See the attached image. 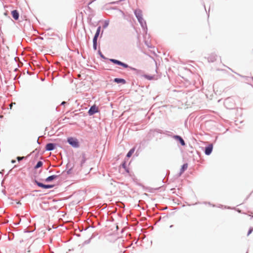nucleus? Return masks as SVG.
Returning <instances> with one entry per match:
<instances>
[{
    "mask_svg": "<svg viewBox=\"0 0 253 253\" xmlns=\"http://www.w3.org/2000/svg\"><path fill=\"white\" fill-rule=\"evenodd\" d=\"M98 53L100 56V57L103 59L105 60H108L109 61H110L111 63L117 65L119 66H121L123 67L125 69H128L130 70L133 71L135 72V74L136 75H141V74L143 73V71L141 70L137 69L135 68L132 67L131 66H129L127 64L122 62L118 59H113V58H108L106 57L101 52L100 50H99L98 51Z\"/></svg>",
    "mask_w": 253,
    "mask_h": 253,
    "instance_id": "f257e3e1",
    "label": "nucleus"
},
{
    "mask_svg": "<svg viewBox=\"0 0 253 253\" xmlns=\"http://www.w3.org/2000/svg\"><path fill=\"white\" fill-rule=\"evenodd\" d=\"M134 14L139 23L141 28L146 33L147 32V27L145 20L143 18L142 11L140 9H135Z\"/></svg>",
    "mask_w": 253,
    "mask_h": 253,
    "instance_id": "f03ea898",
    "label": "nucleus"
},
{
    "mask_svg": "<svg viewBox=\"0 0 253 253\" xmlns=\"http://www.w3.org/2000/svg\"><path fill=\"white\" fill-rule=\"evenodd\" d=\"M67 142L72 147L77 148L80 147V143L77 138L74 137H69L67 138Z\"/></svg>",
    "mask_w": 253,
    "mask_h": 253,
    "instance_id": "7ed1b4c3",
    "label": "nucleus"
},
{
    "mask_svg": "<svg viewBox=\"0 0 253 253\" xmlns=\"http://www.w3.org/2000/svg\"><path fill=\"white\" fill-rule=\"evenodd\" d=\"M34 184H36L39 187L42 188L44 189H51L54 187V184H45L38 181L36 179L33 180Z\"/></svg>",
    "mask_w": 253,
    "mask_h": 253,
    "instance_id": "20e7f679",
    "label": "nucleus"
},
{
    "mask_svg": "<svg viewBox=\"0 0 253 253\" xmlns=\"http://www.w3.org/2000/svg\"><path fill=\"white\" fill-rule=\"evenodd\" d=\"M58 144L55 143H48L45 146V150L47 151H51L55 150Z\"/></svg>",
    "mask_w": 253,
    "mask_h": 253,
    "instance_id": "39448f33",
    "label": "nucleus"
},
{
    "mask_svg": "<svg viewBox=\"0 0 253 253\" xmlns=\"http://www.w3.org/2000/svg\"><path fill=\"white\" fill-rule=\"evenodd\" d=\"M99 109L96 105L91 106L88 111V114L89 116H92L95 114L99 112Z\"/></svg>",
    "mask_w": 253,
    "mask_h": 253,
    "instance_id": "423d86ee",
    "label": "nucleus"
},
{
    "mask_svg": "<svg viewBox=\"0 0 253 253\" xmlns=\"http://www.w3.org/2000/svg\"><path fill=\"white\" fill-rule=\"evenodd\" d=\"M212 150L213 144L210 143L205 147L204 153L206 155L209 156L211 154Z\"/></svg>",
    "mask_w": 253,
    "mask_h": 253,
    "instance_id": "0eeeda50",
    "label": "nucleus"
},
{
    "mask_svg": "<svg viewBox=\"0 0 253 253\" xmlns=\"http://www.w3.org/2000/svg\"><path fill=\"white\" fill-rule=\"evenodd\" d=\"M173 138L177 141L181 146H184L186 145L184 139L181 136L178 135H174L173 136Z\"/></svg>",
    "mask_w": 253,
    "mask_h": 253,
    "instance_id": "6e6552de",
    "label": "nucleus"
},
{
    "mask_svg": "<svg viewBox=\"0 0 253 253\" xmlns=\"http://www.w3.org/2000/svg\"><path fill=\"white\" fill-rule=\"evenodd\" d=\"M11 14L12 15V18L15 20H17L19 19V13L17 10L14 9L11 11Z\"/></svg>",
    "mask_w": 253,
    "mask_h": 253,
    "instance_id": "1a4fd4ad",
    "label": "nucleus"
},
{
    "mask_svg": "<svg viewBox=\"0 0 253 253\" xmlns=\"http://www.w3.org/2000/svg\"><path fill=\"white\" fill-rule=\"evenodd\" d=\"M113 82L116 84H125L126 83V80L120 78H116L114 79Z\"/></svg>",
    "mask_w": 253,
    "mask_h": 253,
    "instance_id": "9d476101",
    "label": "nucleus"
},
{
    "mask_svg": "<svg viewBox=\"0 0 253 253\" xmlns=\"http://www.w3.org/2000/svg\"><path fill=\"white\" fill-rule=\"evenodd\" d=\"M87 160V158L86 157V154L85 153H83L82 154V160L80 163V170L81 169L82 167L83 166L84 164L85 163V162Z\"/></svg>",
    "mask_w": 253,
    "mask_h": 253,
    "instance_id": "9b49d317",
    "label": "nucleus"
},
{
    "mask_svg": "<svg viewBox=\"0 0 253 253\" xmlns=\"http://www.w3.org/2000/svg\"><path fill=\"white\" fill-rule=\"evenodd\" d=\"M217 57V56L216 54L211 53L208 57V60L209 62H213L216 60Z\"/></svg>",
    "mask_w": 253,
    "mask_h": 253,
    "instance_id": "f8f14e48",
    "label": "nucleus"
},
{
    "mask_svg": "<svg viewBox=\"0 0 253 253\" xmlns=\"http://www.w3.org/2000/svg\"><path fill=\"white\" fill-rule=\"evenodd\" d=\"M59 176V175H51L46 177L44 181L46 182H50L52 181L53 180L56 179Z\"/></svg>",
    "mask_w": 253,
    "mask_h": 253,
    "instance_id": "ddd939ff",
    "label": "nucleus"
},
{
    "mask_svg": "<svg viewBox=\"0 0 253 253\" xmlns=\"http://www.w3.org/2000/svg\"><path fill=\"white\" fill-rule=\"evenodd\" d=\"M237 75H238V76L242 77V78H244L245 79V81L247 83L249 84H251V81H253V77H252V78H250L249 77H247V76H243V75H241L238 73H235Z\"/></svg>",
    "mask_w": 253,
    "mask_h": 253,
    "instance_id": "4468645a",
    "label": "nucleus"
},
{
    "mask_svg": "<svg viewBox=\"0 0 253 253\" xmlns=\"http://www.w3.org/2000/svg\"><path fill=\"white\" fill-rule=\"evenodd\" d=\"M188 164L185 163L181 166V169L179 171V175L182 174L187 169Z\"/></svg>",
    "mask_w": 253,
    "mask_h": 253,
    "instance_id": "2eb2a0df",
    "label": "nucleus"
},
{
    "mask_svg": "<svg viewBox=\"0 0 253 253\" xmlns=\"http://www.w3.org/2000/svg\"><path fill=\"white\" fill-rule=\"evenodd\" d=\"M135 147H132V148H131L129 151L127 152L126 155V158H130L132 154L134 153V152L135 151Z\"/></svg>",
    "mask_w": 253,
    "mask_h": 253,
    "instance_id": "dca6fc26",
    "label": "nucleus"
},
{
    "mask_svg": "<svg viewBox=\"0 0 253 253\" xmlns=\"http://www.w3.org/2000/svg\"><path fill=\"white\" fill-rule=\"evenodd\" d=\"M121 165H122V167H123V168H124L125 169V171L127 173H129V169L128 168H127V167H126V161H124L122 163Z\"/></svg>",
    "mask_w": 253,
    "mask_h": 253,
    "instance_id": "f3484780",
    "label": "nucleus"
},
{
    "mask_svg": "<svg viewBox=\"0 0 253 253\" xmlns=\"http://www.w3.org/2000/svg\"><path fill=\"white\" fill-rule=\"evenodd\" d=\"M43 165V162L41 161H39L36 165L34 166V169H37L41 167H42Z\"/></svg>",
    "mask_w": 253,
    "mask_h": 253,
    "instance_id": "a211bd4d",
    "label": "nucleus"
},
{
    "mask_svg": "<svg viewBox=\"0 0 253 253\" xmlns=\"http://www.w3.org/2000/svg\"><path fill=\"white\" fill-rule=\"evenodd\" d=\"M145 79L149 80V81H151L152 80H153V79L154 78V76H153V75H147V74H145L144 75L142 76Z\"/></svg>",
    "mask_w": 253,
    "mask_h": 253,
    "instance_id": "6ab92c4d",
    "label": "nucleus"
},
{
    "mask_svg": "<svg viewBox=\"0 0 253 253\" xmlns=\"http://www.w3.org/2000/svg\"><path fill=\"white\" fill-rule=\"evenodd\" d=\"M163 134L168 135V136H170L172 138H173V136L175 135L173 134L172 132L167 130L164 131Z\"/></svg>",
    "mask_w": 253,
    "mask_h": 253,
    "instance_id": "aec40b11",
    "label": "nucleus"
},
{
    "mask_svg": "<svg viewBox=\"0 0 253 253\" xmlns=\"http://www.w3.org/2000/svg\"><path fill=\"white\" fill-rule=\"evenodd\" d=\"M101 29V27L100 26H98L97 28L96 33L94 36H96V37H98L100 35Z\"/></svg>",
    "mask_w": 253,
    "mask_h": 253,
    "instance_id": "412c9836",
    "label": "nucleus"
},
{
    "mask_svg": "<svg viewBox=\"0 0 253 253\" xmlns=\"http://www.w3.org/2000/svg\"><path fill=\"white\" fill-rule=\"evenodd\" d=\"M109 24V21L108 20H105L104 22V24L103 25V29H106Z\"/></svg>",
    "mask_w": 253,
    "mask_h": 253,
    "instance_id": "4be33fe9",
    "label": "nucleus"
},
{
    "mask_svg": "<svg viewBox=\"0 0 253 253\" xmlns=\"http://www.w3.org/2000/svg\"><path fill=\"white\" fill-rule=\"evenodd\" d=\"M25 159H26V157H24V156H22V157L17 156L16 157V159H17V160L18 161V162H20L22 160H24Z\"/></svg>",
    "mask_w": 253,
    "mask_h": 253,
    "instance_id": "5701e85b",
    "label": "nucleus"
},
{
    "mask_svg": "<svg viewBox=\"0 0 253 253\" xmlns=\"http://www.w3.org/2000/svg\"><path fill=\"white\" fill-rule=\"evenodd\" d=\"M154 132H156L159 133L163 134L164 131L162 129L156 128L154 130Z\"/></svg>",
    "mask_w": 253,
    "mask_h": 253,
    "instance_id": "b1692460",
    "label": "nucleus"
},
{
    "mask_svg": "<svg viewBox=\"0 0 253 253\" xmlns=\"http://www.w3.org/2000/svg\"><path fill=\"white\" fill-rule=\"evenodd\" d=\"M91 239L89 238L88 240L84 241L83 243V245L88 244L90 243Z\"/></svg>",
    "mask_w": 253,
    "mask_h": 253,
    "instance_id": "393cba45",
    "label": "nucleus"
},
{
    "mask_svg": "<svg viewBox=\"0 0 253 253\" xmlns=\"http://www.w3.org/2000/svg\"><path fill=\"white\" fill-rule=\"evenodd\" d=\"M253 231V227H250L249 229V230H248V232L247 233V236H249L252 233Z\"/></svg>",
    "mask_w": 253,
    "mask_h": 253,
    "instance_id": "a878e982",
    "label": "nucleus"
},
{
    "mask_svg": "<svg viewBox=\"0 0 253 253\" xmlns=\"http://www.w3.org/2000/svg\"><path fill=\"white\" fill-rule=\"evenodd\" d=\"M98 37H96V36H94L93 39H92V42L93 43H97V39Z\"/></svg>",
    "mask_w": 253,
    "mask_h": 253,
    "instance_id": "bb28decb",
    "label": "nucleus"
},
{
    "mask_svg": "<svg viewBox=\"0 0 253 253\" xmlns=\"http://www.w3.org/2000/svg\"><path fill=\"white\" fill-rule=\"evenodd\" d=\"M97 47V43H93V49L94 50H96Z\"/></svg>",
    "mask_w": 253,
    "mask_h": 253,
    "instance_id": "cd10ccee",
    "label": "nucleus"
},
{
    "mask_svg": "<svg viewBox=\"0 0 253 253\" xmlns=\"http://www.w3.org/2000/svg\"><path fill=\"white\" fill-rule=\"evenodd\" d=\"M73 169V167H71V168L67 171V173L68 174L71 173V171H72V170Z\"/></svg>",
    "mask_w": 253,
    "mask_h": 253,
    "instance_id": "c85d7f7f",
    "label": "nucleus"
},
{
    "mask_svg": "<svg viewBox=\"0 0 253 253\" xmlns=\"http://www.w3.org/2000/svg\"><path fill=\"white\" fill-rule=\"evenodd\" d=\"M97 235V234L96 233H93L92 235L91 236V237H90V238L92 240L93 238H94Z\"/></svg>",
    "mask_w": 253,
    "mask_h": 253,
    "instance_id": "c756f323",
    "label": "nucleus"
},
{
    "mask_svg": "<svg viewBox=\"0 0 253 253\" xmlns=\"http://www.w3.org/2000/svg\"><path fill=\"white\" fill-rule=\"evenodd\" d=\"M67 103L65 101H62L61 103V105H65V104H66Z\"/></svg>",
    "mask_w": 253,
    "mask_h": 253,
    "instance_id": "7c9ffc66",
    "label": "nucleus"
},
{
    "mask_svg": "<svg viewBox=\"0 0 253 253\" xmlns=\"http://www.w3.org/2000/svg\"><path fill=\"white\" fill-rule=\"evenodd\" d=\"M11 163L12 164H15L16 163V160L13 159L11 161Z\"/></svg>",
    "mask_w": 253,
    "mask_h": 253,
    "instance_id": "2f4dec72",
    "label": "nucleus"
},
{
    "mask_svg": "<svg viewBox=\"0 0 253 253\" xmlns=\"http://www.w3.org/2000/svg\"><path fill=\"white\" fill-rule=\"evenodd\" d=\"M224 208L225 209H232L231 207H227V206H224Z\"/></svg>",
    "mask_w": 253,
    "mask_h": 253,
    "instance_id": "473e14b6",
    "label": "nucleus"
},
{
    "mask_svg": "<svg viewBox=\"0 0 253 253\" xmlns=\"http://www.w3.org/2000/svg\"><path fill=\"white\" fill-rule=\"evenodd\" d=\"M209 204L210 205L212 206V207H214L215 206L214 205L211 204L210 202L209 203Z\"/></svg>",
    "mask_w": 253,
    "mask_h": 253,
    "instance_id": "72a5a7b5",
    "label": "nucleus"
},
{
    "mask_svg": "<svg viewBox=\"0 0 253 253\" xmlns=\"http://www.w3.org/2000/svg\"><path fill=\"white\" fill-rule=\"evenodd\" d=\"M37 143H38V144H41V142L39 141V138L38 139V140H37Z\"/></svg>",
    "mask_w": 253,
    "mask_h": 253,
    "instance_id": "f704fd0d",
    "label": "nucleus"
},
{
    "mask_svg": "<svg viewBox=\"0 0 253 253\" xmlns=\"http://www.w3.org/2000/svg\"><path fill=\"white\" fill-rule=\"evenodd\" d=\"M70 165H70L69 163H68V164H67V165H66V167L67 168V167H68L69 166H70Z\"/></svg>",
    "mask_w": 253,
    "mask_h": 253,
    "instance_id": "c9c22d12",
    "label": "nucleus"
},
{
    "mask_svg": "<svg viewBox=\"0 0 253 253\" xmlns=\"http://www.w3.org/2000/svg\"><path fill=\"white\" fill-rule=\"evenodd\" d=\"M56 173L59 174V176L60 175V171H57Z\"/></svg>",
    "mask_w": 253,
    "mask_h": 253,
    "instance_id": "e433bc0d",
    "label": "nucleus"
},
{
    "mask_svg": "<svg viewBox=\"0 0 253 253\" xmlns=\"http://www.w3.org/2000/svg\"><path fill=\"white\" fill-rule=\"evenodd\" d=\"M40 190H34V192H40Z\"/></svg>",
    "mask_w": 253,
    "mask_h": 253,
    "instance_id": "4c0bfd02",
    "label": "nucleus"
},
{
    "mask_svg": "<svg viewBox=\"0 0 253 253\" xmlns=\"http://www.w3.org/2000/svg\"><path fill=\"white\" fill-rule=\"evenodd\" d=\"M223 207V205H220L219 206H218L219 208H221Z\"/></svg>",
    "mask_w": 253,
    "mask_h": 253,
    "instance_id": "58836bf2",
    "label": "nucleus"
},
{
    "mask_svg": "<svg viewBox=\"0 0 253 253\" xmlns=\"http://www.w3.org/2000/svg\"><path fill=\"white\" fill-rule=\"evenodd\" d=\"M47 35H50V36H52V34H50V33H47Z\"/></svg>",
    "mask_w": 253,
    "mask_h": 253,
    "instance_id": "ea45409f",
    "label": "nucleus"
},
{
    "mask_svg": "<svg viewBox=\"0 0 253 253\" xmlns=\"http://www.w3.org/2000/svg\"><path fill=\"white\" fill-rule=\"evenodd\" d=\"M47 35H50V36H52V34H50V33H47Z\"/></svg>",
    "mask_w": 253,
    "mask_h": 253,
    "instance_id": "a19ab883",
    "label": "nucleus"
},
{
    "mask_svg": "<svg viewBox=\"0 0 253 253\" xmlns=\"http://www.w3.org/2000/svg\"><path fill=\"white\" fill-rule=\"evenodd\" d=\"M11 171V169H10V170L8 171V173L7 174V175H8V174L10 173V172Z\"/></svg>",
    "mask_w": 253,
    "mask_h": 253,
    "instance_id": "79ce46f5",
    "label": "nucleus"
},
{
    "mask_svg": "<svg viewBox=\"0 0 253 253\" xmlns=\"http://www.w3.org/2000/svg\"><path fill=\"white\" fill-rule=\"evenodd\" d=\"M173 225H171L169 226V227H170V228H172V227H173Z\"/></svg>",
    "mask_w": 253,
    "mask_h": 253,
    "instance_id": "37998d69",
    "label": "nucleus"
},
{
    "mask_svg": "<svg viewBox=\"0 0 253 253\" xmlns=\"http://www.w3.org/2000/svg\"><path fill=\"white\" fill-rule=\"evenodd\" d=\"M103 31L102 32V33H101V37H102V36L103 35Z\"/></svg>",
    "mask_w": 253,
    "mask_h": 253,
    "instance_id": "c03bdc74",
    "label": "nucleus"
},
{
    "mask_svg": "<svg viewBox=\"0 0 253 253\" xmlns=\"http://www.w3.org/2000/svg\"><path fill=\"white\" fill-rule=\"evenodd\" d=\"M120 1H125V0H119Z\"/></svg>",
    "mask_w": 253,
    "mask_h": 253,
    "instance_id": "a18cd8bd",
    "label": "nucleus"
},
{
    "mask_svg": "<svg viewBox=\"0 0 253 253\" xmlns=\"http://www.w3.org/2000/svg\"><path fill=\"white\" fill-rule=\"evenodd\" d=\"M215 85H216V84H213V87H215Z\"/></svg>",
    "mask_w": 253,
    "mask_h": 253,
    "instance_id": "49530a36",
    "label": "nucleus"
},
{
    "mask_svg": "<svg viewBox=\"0 0 253 253\" xmlns=\"http://www.w3.org/2000/svg\"><path fill=\"white\" fill-rule=\"evenodd\" d=\"M50 29H51L50 28H49V29H47V31H49V30H50Z\"/></svg>",
    "mask_w": 253,
    "mask_h": 253,
    "instance_id": "de8ad7c7",
    "label": "nucleus"
},
{
    "mask_svg": "<svg viewBox=\"0 0 253 253\" xmlns=\"http://www.w3.org/2000/svg\"><path fill=\"white\" fill-rule=\"evenodd\" d=\"M147 46H148V47H149V48L151 47V46H150L149 45H147Z\"/></svg>",
    "mask_w": 253,
    "mask_h": 253,
    "instance_id": "09e8293b",
    "label": "nucleus"
},
{
    "mask_svg": "<svg viewBox=\"0 0 253 253\" xmlns=\"http://www.w3.org/2000/svg\"><path fill=\"white\" fill-rule=\"evenodd\" d=\"M145 44H146L147 45H148V43H147V42H145Z\"/></svg>",
    "mask_w": 253,
    "mask_h": 253,
    "instance_id": "8fccbe9b",
    "label": "nucleus"
},
{
    "mask_svg": "<svg viewBox=\"0 0 253 253\" xmlns=\"http://www.w3.org/2000/svg\"><path fill=\"white\" fill-rule=\"evenodd\" d=\"M230 70H231L232 72H233V70H231V69L230 68Z\"/></svg>",
    "mask_w": 253,
    "mask_h": 253,
    "instance_id": "3c124183",
    "label": "nucleus"
},
{
    "mask_svg": "<svg viewBox=\"0 0 253 253\" xmlns=\"http://www.w3.org/2000/svg\"><path fill=\"white\" fill-rule=\"evenodd\" d=\"M230 70H231L232 72H233V70H231V69L230 68Z\"/></svg>",
    "mask_w": 253,
    "mask_h": 253,
    "instance_id": "603ef678",
    "label": "nucleus"
},
{
    "mask_svg": "<svg viewBox=\"0 0 253 253\" xmlns=\"http://www.w3.org/2000/svg\"><path fill=\"white\" fill-rule=\"evenodd\" d=\"M230 70H231L232 72H233V70H231V69L230 68Z\"/></svg>",
    "mask_w": 253,
    "mask_h": 253,
    "instance_id": "864d4df0",
    "label": "nucleus"
},
{
    "mask_svg": "<svg viewBox=\"0 0 253 253\" xmlns=\"http://www.w3.org/2000/svg\"><path fill=\"white\" fill-rule=\"evenodd\" d=\"M228 101V99L225 100V102H226Z\"/></svg>",
    "mask_w": 253,
    "mask_h": 253,
    "instance_id": "5fc2aeb1",
    "label": "nucleus"
},
{
    "mask_svg": "<svg viewBox=\"0 0 253 253\" xmlns=\"http://www.w3.org/2000/svg\"><path fill=\"white\" fill-rule=\"evenodd\" d=\"M16 165H15V166H14L13 168H16Z\"/></svg>",
    "mask_w": 253,
    "mask_h": 253,
    "instance_id": "6e6d98bb",
    "label": "nucleus"
},
{
    "mask_svg": "<svg viewBox=\"0 0 253 253\" xmlns=\"http://www.w3.org/2000/svg\"><path fill=\"white\" fill-rule=\"evenodd\" d=\"M30 231H25V232H30Z\"/></svg>",
    "mask_w": 253,
    "mask_h": 253,
    "instance_id": "4d7b16f0",
    "label": "nucleus"
},
{
    "mask_svg": "<svg viewBox=\"0 0 253 253\" xmlns=\"http://www.w3.org/2000/svg\"><path fill=\"white\" fill-rule=\"evenodd\" d=\"M51 253H54L53 252H52Z\"/></svg>",
    "mask_w": 253,
    "mask_h": 253,
    "instance_id": "13d9d810",
    "label": "nucleus"
}]
</instances>
